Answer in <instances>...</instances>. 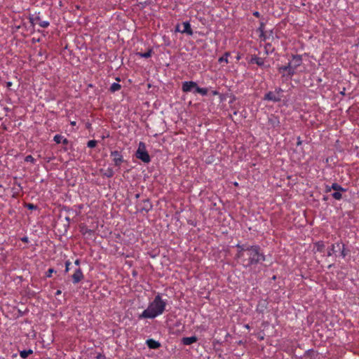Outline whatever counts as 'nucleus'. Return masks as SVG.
<instances>
[{
	"mask_svg": "<svg viewBox=\"0 0 359 359\" xmlns=\"http://www.w3.org/2000/svg\"><path fill=\"white\" fill-rule=\"evenodd\" d=\"M236 248H237V252L235 257L240 260L244 268L262 264L266 260V255L258 245H250L248 243H238Z\"/></svg>",
	"mask_w": 359,
	"mask_h": 359,
	"instance_id": "f257e3e1",
	"label": "nucleus"
},
{
	"mask_svg": "<svg viewBox=\"0 0 359 359\" xmlns=\"http://www.w3.org/2000/svg\"><path fill=\"white\" fill-rule=\"evenodd\" d=\"M167 300L163 299L161 294H156L149 303L148 307L139 316L140 319H154L165 311Z\"/></svg>",
	"mask_w": 359,
	"mask_h": 359,
	"instance_id": "f03ea898",
	"label": "nucleus"
},
{
	"mask_svg": "<svg viewBox=\"0 0 359 359\" xmlns=\"http://www.w3.org/2000/svg\"><path fill=\"white\" fill-rule=\"evenodd\" d=\"M137 158L141 160L145 163H149L151 161V158L149 153L147 151L146 144L143 142H140L138 144V148L135 153Z\"/></svg>",
	"mask_w": 359,
	"mask_h": 359,
	"instance_id": "7ed1b4c3",
	"label": "nucleus"
},
{
	"mask_svg": "<svg viewBox=\"0 0 359 359\" xmlns=\"http://www.w3.org/2000/svg\"><path fill=\"white\" fill-rule=\"evenodd\" d=\"M110 156L112 158L114 165L118 168V170H119L121 163L125 161L121 152L117 150L111 151Z\"/></svg>",
	"mask_w": 359,
	"mask_h": 359,
	"instance_id": "20e7f679",
	"label": "nucleus"
},
{
	"mask_svg": "<svg viewBox=\"0 0 359 359\" xmlns=\"http://www.w3.org/2000/svg\"><path fill=\"white\" fill-rule=\"evenodd\" d=\"M197 86V83L194 81H184L182 84V90L184 93L193 92L195 93Z\"/></svg>",
	"mask_w": 359,
	"mask_h": 359,
	"instance_id": "39448f33",
	"label": "nucleus"
},
{
	"mask_svg": "<svg viewBox=\"0 0 359 359\" xmlns=\"http://www.w3.org/2000/svg\"><path fill=\"white\" fill-rule=\"evenodd\" d=\"M292 69L296 72V69L302 64V57L300 55H293L292 59L289 62Z\"/></svg>",
	"mask_w": 359,
	"mask_h": 359,
	"instance_id": "423d86ee",
	"label": "nucleus"
},
{
	"mask_svg": "<svg viewBox=\"0 0 359 359\" xmlns=\"http://www.w3.org/2000/svg\"><path fill=\"white\" fill-rule=\"evenodd\" d=\"M278 71L280 73L287 72L286 74H283V77L286 76L287 79L290 80L292 79V77L295 74V72L292 69L289 63L287 65L279 67Z\"/></svg>",
	"mask_w": 359,
	"mask_h": 359,
	"instance_id": "0eeeda50",
	"label": "nucleus"
},
{
	"mask_svg": "<svg viewBox=\"0 0 359 359\" xmlns=\"http://www.w3.org/2000/svg\"><path fill=\"white\" fill-rule=\"evenodd\" d=\"M281 95H277L274 91H269L265 94L264 100L267 101H272L273 102H278L281 100Z\"/></svg>",
	"mask_w": 359,
	"mask_h": 359,
	"instance_id": "6e6552de",
	"label": "nucleus"
},
{
	"mask_svg": "<svg viewBox=\"0 0 359 359\" xmlns=\"http://www.w3.org/2000/svg\"><path fill=\"white\" fill-rule=\"evenodd\" d=\"M268 302L266 299H261L258 302L256 306V311L259 313L263 314L268 308Z\"/></svg>",
	"mask_w": 359,
	"mask_h": 359,
	"instance_id": "1a4fd4ad",
	"label": "nucleus"
},
{
	"mask_svg": "<svg viewBox=\"0 0 359 359\" xmlns=\"http://www.w3.org/2000/svg\"><path fill=\"white\" fill-rule=\"evenodd\" d=\"M268 124L271 128H278L280 126V122L279 120V118L277 116H275L274 114H271L268 117Z\"/></svg>",
	"mask_w": 359,
	"mask_h": 359,
	"instance_id": "9d476101",
	"label": "nucleus"
},
{
	"mask_svg": "<svg viewBox=\"0 0 359 359\" xmlns=\"http://www.w3.org/2000/svg\"><path fill=\"white\" fill-rule=\"evenodd\" d=\"M74 284L79 283L84 278L83 273L80 268L77 269L72 276Z\"/></svg>",
	"mask_w": 359,
	"mask_h": 359,
	"instance_id": "9b49d317",
	"label": "nucleus"
},
{
	"mask_svg": "<svg viewBox=\"0 0 359 359\" xmlns=\"http://www.w3.org/2000/svg\"><path fill=\"white\" fill-rule=\"evenodd\" d=\"M183 29L180 31L182 34H187V35L191 36L193 35V30L191 27V25L189 22H184L182 23Z\"/></svg>",
	"mask_w": 359,
	"mask_h": 359,
	"instance_id": "f8f14e48",
	"label": "nucleus"
},
{
	"mask_svg": "<svg viewBox=\"0 0 359 359\" xmlns=\"http://www.w3.org/2000/svg\"><path fill=\"white\" fill-rule=\"evenodd\" d=\"M146 344L151 349H157L161 347V344L154 339H149L146 341Z\"/></svg>",
	"mask_w": 359,
	"mask_h": 359,
	"instance_id": "ddd939ff",
	"label": "nucleus"
},
{
	"mask_svg": "<svg viewBox=\"0 0 359 359\" xmlns=\"http://www.w3.org/2000/svg\"><path fill=\"white\" fill-rule=\"evenodd\" d=\"M198 341V338L195 336L183 337L182 341L184 345H191Z\"/></svg>",
	"mask_w": 359,
	"mask_h": 359,
	"instance_id": "4468645a",
	"label": "nucleus"
},
{
	"mask_svg": "<svg viewBox=\"0 0 359 359\" xmlns=\"http://www.w3.org/2000/svg\"><path fill=\"white\" fill-rule=\"evenodd\" d=\"M53 140L57 143H62L64 145H67L69 143V141L67 138L64 137L61 135H55L53 137Z\"/></svg>",
	"mask_w": 359,
	"mask_h": 359,
	"instance_id": "2eb2a0df",
	"label": "nucleus"
},
{
	"mask_svg": "<svg viewBox=\"0 0 359 359\" xmlns=\"http://www.w3.org/2000/svg\"><path fill=\"white\" fill-rule=\"evenodd\" d=\"M325 245L323 241H318L314 244V249L316 252H323L325 251Z\"/></svg>",
	"mask_w": 359,
	"mask_h": 359,
	"instance_id": "dca6fc26",
	"label": "nucleus"
},
{
	"mask_svg": "<svg viewBox=\"0 0 359 359\" xmlns=\"http://www.w3.org/2000/svg\"><path fill=\"white\" fill-rule=\"evenodd\" d=\"M251 62L255 63L259 67H262L264 64V59L262 57H257L256 55H253L251 58Z\"/></svg>",
	"mask_w": 359,
	"mask_h": 359,
	"instance_id": "f3484780",
	"label": "nucleus"
},
{
	"mask_svg": "<svg viewBox=\"0 0 359 359\" xmlns=\"http://www.w3.org/2000/svg\"><path fill=\"white\" fill-rule=\"evenodd\" d=\"M142 203H143V205L141 208V211H145V212H148L149 210H151L152 205L151 204V203L149 202V201L148 199L144 200L142 201Z\"/></svg>",
	"mask_w": 359,
	"mask_h": 359,
	"instance_id": "a211bd4d",
	"label": "nucleus"
},
{
	"mask_svg": "<svg viewBox=\"0 0 359 359\" xmlns=\"http://www.w3.org/2000/svg\"><path fill=\"white\" fill-rule=\"evenodd\" d=\"M340 246H341V243H337L335 244H332L331 245L330 248L329 249V250L327 251V255L328 257L332 256V254L336 252V248H337L340 249Z\"/></svg>",
	"mask_w": 359,
	"mask_h": 359,
	"instance_id": "6ab92c4d",
	"label": "nucleus"
},
{
	"mask_svg": "<svg viewBox=\"0 0 359 359\" xmlns=\"http://www.w3.org/2000/svg\"><path fill=\"white\" fill-rule=\"evenodd\" d=\"M331 189H332V190H334L335 191H346V189L343 188L341 185H339L337 183H333L331 186Z\"/></svg>",
	"mask_w": 359,
	"mask_h": 359,
	"instance_id": "aec40b11",
	"label": "nucleus"
},
{
	"mask_svg": "<svg viewBox=\"0 0 359 359\" xmlns=\"http://www.w3.org/2000/svg\"><path fill=\"white\" fill-rule=\"evenodd\" d=\"M33 353V351L32 349L23 350L20 351V355L22 358H27L29 355Z\"/></svg>",
	"mask_w": 359,
	"mask_h": 359,
	"instance_id": "412c9836",
	"label": "nucleus"
},
{
	"mask_svg": "<svg viewBox=\"0 0 359 359\" xmlns=\"http://www.w3.org/2000/svg\"><path fill=\"white\" fill-rule=\"evenodd\" d=\"M151 54H152V50L151 49L148 50L145 53H140V52L137 53V55H139L140 57H144V58H149V57H150L151 56Z\"/></svg>",
	"mask_w": 359,
	"mask_h": 359,
	"instance_id": "4be33fe9",
	"label": "nucleus"
},
{
	"mask_svg": "<svg viewBox=\"0 0 359 359\" xmlns=\"http://www.w3.org/2000/svg\"><path fill=\"white\" fill-rule=\"evenodd\" d=\"M230 55V53L229 52H226L222 57H220L219 59H218V62L219 63H222L223 62H226V63H228L229 62V56Z\"/></svg>",
	"mask_w": 359,
	"mask_h": 359,
	"instance_id": "5701e85b",
	"label": "nucleus"
},
{
	"mask_svg": "<svg viewBox=\"0 0 359 359\" xmlns=\"http://www.w3.org/2000/svg\"><path fill=\"white\" fill-rule=\"evenodd\" d=\"M121 88V86L119 83H113L111 85V86H110L109 90L111 93H114L116 91L119 90Z\"/></svg>",
	"mask_w": 359,
	"mask_h": 359,
	"instance_id": "b1692460",
	"label": "nucleus"
},
{
	"mask_svg": "<svg viewBox=\"0 0 359 359\" xmlns=\"http://www.w3.org/2000/svg\"><path fill=\"white\" fill-rule=\"evenodd\" d=\"M103 175H104V176L110 178L114 176V171L113 168H108L107 169H106L104 170V172H103Z\"/></svg>",
	"mask_w": 359,
	"mask_h": 359,
	"instance_id": "393cba45",
	"label": "nucleus"
},
{
	"mask_svg": "<svg viewBox=\"0 0 359 359\" xmlns=\"http://www.w3.org/2000/svg\"><path fill=\"white\" fill-rule=\"evenodd\" d=\"M195 93H199L201 95H206L208 94V89L205 88H201L198 86H197V88H196Z\"/></svg>",
	"mask_w": 359,
	"mask_h": 359,
	"instance_id": "a878e982",
	"label": "nucleus"
},
{
	"mask_svg": "<svg viewBox=\"0 0 359 359\" xmlns=\"http://www.w3.org/2000/svg\"><path fill=\"white\" fill-rule=\"evenodd\" d=\"M81 232L83 235H89L91 236L93 233V231L91 229H89L86 227H82L81 229Z\"/></svg>",
	"mask_w": 359,
	"mask_h": 359,
	"instance_id": "bb28decb",
	"label": "nucleus"
},
{
	"mask_svg": "<svg viewBox=\"0 0 359 359\" xmlns=\"http://www.w3.org/2000/svg\"><path fill=\"white\" fill-rule=\"evenodd\" d=\"M265 24L262 22H260L259 27L257 29V32H259L260 35H264Z\"/></svg>",
	"mask_w": 359,
	"mask_h": 359,
	"instance_id": "cd10ccee",
	"label": "nucleus"
},
{
	"mask_svg": "<svg viewBox=\"0 0 359 359\" xmlns=\"http://www.w3.org/2000/svg\"><path fill=\"white\" fill-rule=\"evenodd\" d=\"M340 192H341V191H335V192H334V193L332 194V197H333L334 199H336V200H338V201L341 200V198H342V195H341V194Z\"/></svg>",
	"mask_w": 359,
	"mask_h": 359,
	"instance_id": "c85d7f7f",
	"label": "nucleus"
},
{
	"mask_svg": "<svg viewBox=\"0 0 359 359\" xmlns=\"http://www.w3.org/2000/svg\"><path fill=\"white\" fill-rule=\"evenodd\" d=\"M341 248H340V249H339V250H341V256L343 258H345L348 253L346 251L345 245L343 243H341Z\"/></svg>",
	"mask_w": 359,
	"mask_h": 359,
	"instance_id": "c756f323",
	"label": "nucleus"
},
{
	"mask_svg": "<svg viewBox=\"0 0 359 359\" xmlns=\"http://www.w3.org/2000/svg\"><path fill=\"white\" fill-rule=\"evenodd\" d=\"M41 27L46 28L50 25V23L48 21L46 20H40L38 23Z\"/></svg>",
	"mask_w": 359,
	"mask_h": 359,
	"instance_id": "7c9ffc66",
	"label": "nucleus"
},
{
	"mask_svg": "<svg viewBox=\"0 0 359 359\" xmlns=\"http://www.w3.org/2000/svg\"><path fill=\"white\" fill-rule=\"evenodd\" d=\"M97 145V141L95 140H89L87 143V147L89 148H94Z\"/></svg>",
	"mask_w": 359,
	"mask_h": 359,
	"instance_id": "2f4dec72",
	"label": "nucleus"
},
{
	"mask_svg": "<svg viewBox=\"0 0 359 359\" xmlns=\"http://www.w3.org/2000/svg\"><path fill=\"white\" fill-rule=\"evenodd\" d=\"M25 161L26 162H31L32 163H35V159L32 155H28L25 157Z\"/></svg>",
	"mask_w": 359,
	"mask_h": 359,
	"instance_id": "473e14b6",
	"label": "nucleus"
},
{
	"mask_svg": "<svg viewBox=\"0 0 359 359\" xmlns=\"http://www.w3.org/2000/svg\"><path fill=\"white\" fill-rule=\"evenodd\" d=\"M72 264V262L69 261V260H67L65 262V273H68L69 271L70 270V265Z\"/></svg>",
	"mask_w": 359,
	"mask_h": 359,
	"instance_id": "72a5a7b5",
	"label": "nucleus"
},
{
	"mask_svg": "<svg viewBox=\"0 0 359 359\" xmlns=\"http://www.w3.org/2000/svg\"><path fill=\"white\" fill-rule=\"evenodd\" d=\"M55 272H56V271H55V269H53V268L49 269L47 271V272H46V277H48V278H50V277H52V274H53V273H55Z\"/></svg>",
	"mask_w": 359,
	"mask_h": 359,
	"instance_id": "f704fd0d",
	"label": "nucleus"
},
{
	"mask_svg": "<svg viewBox=\"0 0 359 359\" xmlns=\"http://www.w3.org/2000/svg\"><path fill=\"white\" fill-rule=\"evenodd\" d=\"M277 95H281L283 92V90L281 88H276L274 90Z\"/></svg>",
	"mask_w": 359,
	"mask_h": 359,
	"instance_id": "c9c22d12",
	"label": "nucleus"
},
{
	"mask_svg": "<svg viewBox=\"0 0 359 359\" xmlns=\"http://www.w3.org/2000/svg\"><path fill=\"white\" fill-rule=\"evenodd\" d=\"M29 22L32 26H34V25L36 23V22L34 20V18L33 16H29Z\"/></svg>",
	"mask_w": 359,
	"mask_h": 359,
	"instance_id": "e433bc0d",
	"label": "nucleus"
},
{
	"mask_svg": "<svg viewBox=\"0 0 359 359\" xmlns=\"http://www.w3.org/2000/svg\"><path fill=\"white\" fill-rule=\"evenodd\" d=\"M259 38L262 41H266L268 39V36L266 35V33L264 32V35H260L259 34Z\"/></svg>",
	"mask_w": 359,
	"mask_h": 359,
	"instance_id": "4c0bfd02",
	"label": "nucleus"
},
{
	"mask_svg": "<svg viewBox=\"0 0 359 359\" xmlns=\"http://www.w3.org/2000/svg\"><path fill=\"white\" fill-rule=\"evenodd\" d=\"M96 359H106V357L102 353H98L97 355L96 356Z\"/></svg>",
	"mask_w": 359,
	"mask_h": 359,
	"instance_id": "58836bf2",
	"label": "nucleus"
},
{
	"mask_svg": "<svg viewBox=\"0 0 359 359\" xmlns=\"http://www.w3.org/2000/svg\"><path fill=\"white\" fill-rule=\"evenodd\" d=\"M21 241L23 242V243H28L29 242V239L27 236H25V237H22L21 238Z\"/></svg>",
	"mask_w": 359,
	"mask_h": 359,
	"instance_id": "ea45409f",
	"label": "nucleus"
},
{
	"mask_svg": "<svg viewBox=\"0 0 359 359\" xmlns=\"http://www.w3.org/2000/svg\"><path fill=\"white\" fill-rule=\"evenodd\" d=\"M332 190V189H331V186L327 185L325 187V191L326 192H330Z\"/></svg>",
	"mask_w": 359,
	"mask_h": 359,
	"instance_id": "a19ab883",
	"label": "nucleus"
},
{
	"mask_svg": "<svg viewBox=\"0 0 359 359\" xmlns=\"http://www.w3.org/2000/svg\"><path fill=\"white\" fill-rule=\"evenodd\" d=\"M302 144V141L301 140V138L299 137L297 138V146H300Z\"/></svg>",
	"mask_w": 359,
	"mask_h": 359,
	"instance_id": "79ce46f5",
	"label": "nucleus"
},
{
	"mask_svg": "<svg viewBox=\"0 0 359 359\" xmlns=\"http://www.w3.org/2000/svg\"><path fill=\"white\" fill-rule=\"evenodd\" d=\"M253 15L257 17V18H259L260 16V14L258 11H255L253 13Z\"/></svg>",
	"mask_w": 359,
	"mask_h": 359,
	"instance_id": "37998d69",
	"label": "nucleus"
},
{
	"mask_svg": "<svg viewBox=\"0 0 359 359\" xmlns=\"http://www.w3.org/2000/svg\"><path fill=\"white\" fill-rule=\"evenodd\" d=\"M28 208L31 209V210H33V209H35V206L33 204H29L28 205Z\"/></svg>",
	"mask_w": 359,
	"mask_h": 359,
	"instance_id": "c03bdc74",
	"label": "nucleus"
},
{
	"mask_svg": "<svg viewBox=\"0 0 359 359\" xmlns=\"http://www.w3.org/2000/svg\"><path fill=\"white\" fill-rule=\"evenodd\" d=\"M34 20L36 22V23H39V22H40V17L39 16H36V17H34Z\"/></svg>",
	"mask_w": 359,
	"mask_h": 359,
	"instance_id": "a18cd8bd",
	"label": "nucleus"
},
{
	"mask_svg": "<svg viewBox=\"0 0 359 359\" xmlns=\"http://www.w3.org/2000/svg\"><path fill=\"white\" fill-rule=\"evenodd\" d=\"M74 264L76 265V266H79L80 260L79 259H76L75 262H74Z\"/></svg>",
	"mask_w": 359,
	"mask_h": 359,
	"instance_id": "49530a36",
	"label": "nucleus"
},
{
	"mask_svg": "<svg viewBox=\"0 0 359 359\" xmlns=\"http://www.w3.org/2000/svg\"><path fill=\"white\" fill-rule=\"evenodd\" d=\"M61 293H62V291L60 290H57L55 292V295L58 296V295L61 294Z\"/></svg>",
	"mask_w": 359,
	"mask_h": 359,
	"instance_id": "de8ad7c7",
	"label": "nucleus"
},
{
	"mask_svg": "<svg viewBox=\"0 0 359 359\" xmlns=\"http://www.w3.org/2000/svg\"><path fill=\"white\" fill-rule=\"evenodd\" d=\"M182 29H180V25H177V27H175V31L176 32H180Z\"/></svg>",
	"mask_w": 359,
	"mask_h": 359,
	"instance_id": "09e8293b",
	"label": "nucleus"
},
{
	"mask_svg": "<svg viewBox=\"0 0 359 359\" xmlns=\"http://www.w3.org/2000/svg\"><path fill=\"white\" fill-rule=\"evenodd\" d=\"M212 94H213L214 95H218V94H219V93H218L217 90H214V91H212Z\"/></svg>",
	"mask_w": 359,
	"mask_h": 359,
	"instance_id": "8fccbe9b",
	"label": "nucleus"
},
{
	"mask_svg": "<svg viewBox=\"0 0 359 359\" xmlns=\"http://www.w3.org/2000/svg\"><path fill=\"white\" fill-rule=\"evenodd\" d=\"M76 121H72L71 122V125L74 126H76Z\"/></svg>",
	"mask_w": 359,
	"mask_h": 359,
	"instance_id": "3c124183",
	"label": "nucleus"
},
{
	"mask_svg": "<svg viewBox=\"0 0 359 359\" xmlns=\"http://www.w3.org/2000/svg\"><path fill=\"white\" fill-rule=\"evenodd\" d=\"M11 85H12V83H11V82H8V83H7V86H8V87L11 86Z\"/></svg>",
	"mask_w": 359,
	"mask_h": 359,
	"instance_id": "603ef678",
	"label": "nucleus"
},
{
	"mask_svg": "<svg viewBox=\"0 0 359 359\" xmlns=\"http://www.w3.org/2000/svg\"><path fill=\"white\" fill-rule=\"evenodd\" d=\"M234 185L237 187V186H238V182H235Z\"/></svg>",
	"mask_w": 359,
	"mask_h": 359,
	"instance_id": "864d4df0",
	"label": "nucleus"
}]
</instances>
